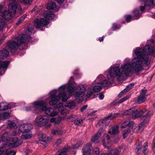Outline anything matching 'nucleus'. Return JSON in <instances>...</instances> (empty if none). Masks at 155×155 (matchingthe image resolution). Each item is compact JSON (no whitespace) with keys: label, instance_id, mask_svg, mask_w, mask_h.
I'll use <instances>...</instances> for the list:
<instances>
[{"label":"nucleus","instance_id":"nucleus-35","mask_svg":"<svg viewBox=\"0 0 155 155\" xmlns=\"http://www.w3.org/2000/svg\"><path fill=\"white\" fill-rule=\"evenodd\" d=\"M8 125L11 128H15L17 125V122L15 121H9Z\"/></svg>","mask_w":155,"mask_h":155},{"label":"nucleus","instance_id":"nucleus-24","mask_svg":"<svg viewBox=\"0 0 155 155\" xmlns=\"http://www.w3.org/2000/svg\"><path fill=\"white\" fill-rule=\"evenodd\" d=\"M44 16L47 19H52L54 17V15L50 11H47L44 13Z\"/></svg>","mask_w":155,"mask_h":155},{"label":"nucleus","instance_id":"nucleus-58","mask_svg":"<svg viewBox=\"0 0 155 155\" xmlns=\"http://www.w3.org/2000/svg\"><path fill=\"white\" fill-rule=\"evenodd\" d=\"M87 105H85L83 106L81 108V111H83L84 110H86L87 107Z\"/></svg>","mask_w":155,"mask_h":155},{"label":"nucleus","instance_id":"nucleus-20","mask_svg":"<svg viewBox=\"0 0 155 155\" xmlns=\"http://www.w3.org/2000/svg\"><path fill=\"white\" fill-rule=\"evenodd\" d=\"M104 130L103 129H100L97 134L91 139V141L96 143H98V139L101 135V133Z\"/></svg>","mask_w":155,"mask_h":155},{"label":"nucleus","instance_id":"nucleus-44","mask_svg":"<svg viewBox=\"0 0 155 155\" xmlns=\"http://www.w3.org/2000/svg\"><path fill=\"white\" fill-rule=\"evenodd\" d=\"M74 123L76 125H79L83 123V121L82 120H76Z\"/></svg>","mask_w":155,"mask_h":155},{"label":"nucleus","instance_id":"nucleus-4","mask_svg":"<svg viewBox=\"0 0 155 155\" xmlns=\"http://www.w3.org/2000/svg\"><path fill=\"white\" fill-rule=\"evenodd\" d=\"M35 33L33 28H27L25 34L20 35L16 38V41H9L7 43V49L12 53H14L22 44L25 43L27 41L32 42L34 38L31 35Z\"/></svg>","mask_w":155,"mask_h":155},{"label":"nucleus","instance_id":"nucleus-26","mask_svg":"<svg viewBox=\"0 0 155 155\" xmlns=\"http://www.w3.org/2000/svg\"><path fill=\"white\" fill-rule=\"evenodd\" d=\"M94 92L92 84L87 87L86 96L87 97L91 96Z\"/></svg>","mask_w":155,"mask_h":155},{"label":"nucleus","instance_id":"nucleus-8","mask_svg":"<svg viewBox=\"0 0 155 155\" xmlns=\"http://www.w3.org/2000/svg\"><path fill=\"white\" fill-rule=\"evenodd\" d=\"M87 87L86 84H80L75 87L74 98L78 102H82L84 98L85 92Z\"/></svg>","mask_w":155,"mask_h":155},{"label":"nucleus","instance_id":"nucleus-17","mask_svg":"<svg viewBox=\"0 0 155 155\" xmlns=\"http://www.w3.org/2000/svg\"><path fill=\"white\" fill-rule=\"evenodd\" d=\"M91 145L87 144L84 146L82 149L83 155H91L93 151Z\"/></svg>","mask_w":155,"mask_h":155},{"label":"nucleus","instance_id":"nucleus-13","mask_svg":"<svg viewBox=\"0 0 155 155\" xmlns=\"http://www.w3.org/2000/svg\"><path fill=\"white\" fill-rule=\"evenodd\" d=\"M49 23L48 21L44 18H39L35 19L34 21V25L37 28H41V30L43 31V28Z\"/></svg>","mask_w":155,"mask_h":155},{"label":"nucleus","instance_id":"nucleus-61","mask_svg":"<svg viewBox=\"0 0 155 155\" xmlns=\"http://www.w3.org/2000/svg\"><path fill=\"white\" fill-rule=\"evenodd\" d=\"M56 1L59 4H61L62 3L64 0H56Z\"/></svg>","mask_w":155,"mask_h":155},{"label":"nucleus","instance_id":"nucleus-18","mask_svg":"<svg viewBox=\"0 0 155 155\" xmlns=\"http://www.w3.org/2000/svg\"><path fill=\"white\" fill-rule=\"evenodd\" d=\"M20 129L23 132H28L33 128L32 125L30 124L26 123L21 125L20 126Z\"/></svg>","mask_w":155,"mask_h":155},{"label":"nucleus","instance_id":"nucleus-48","mask_svg":"<svg viewBox=\"0 0 155 155\" xmlns=\"http://www.w3.org/2000/svg\"><path fill=\"white\" fill-rule=\"evenodd\" d=\"M105 119L108 120H111L113 119V114H110L107 116L105 118Z\"/></svg>","mask_w":155,"mask_h":155},{"label":"nucleus","instance_id":"nucleus-49","mask_svg":"<svg viewBox=\"0 0 155 155\" xmlns=\"http://www.w3.org/2000/svg\"><path fill=\"white\" fill-rule=\"evenodd\" d=\"M120 28V27L119 26H117L115 24H114L113 25V26L112 27V29L114 31H115L117 29H118Z\"/></svg>","mask_w":155,"mask_h":155},{"label":"nucleus","instance_id":"nucleus-53","mask_svg":"<svg viewBox=\"0 0 155 155\" xmlns=\"http://www.w3.org/2000/svg\"><path fill=\"white\" fill-rule=\"evenodd\" d=\"M120 115V114L119 113H115L113 114V119L119 116Z\"/></svg>","mask_w":155,"mask_h":155},{"label":"nucleus","instance_id":"nucleus-25","mask_svg":"<svg viewBox=\"0 0 155 155\" xmlns=\"http://www.w3.org/2000/svg\"><path fill=\"white\" fill-rule=\"evenodd\" d=\"M104 139L103 141V143L105 147L108 148L109 146L108 142L110 138V136L107 134H105L104 136Z\"/></svg>","mask_w":155,"mask_h":155},{"label":"nucleus","instance_id":"nucleus-31","mask_svg":"<svg viewBox=\"0 0 155 155\" xmlns=\"http://www.w3.org/2000/svg\"><path fill=\"white\" fill-rule=\"evenodd\" d=\"M92 86L95 92H98L100 91L102 88V85H99V84H94L92 83Z\"/></svg>","mask_w":155,"mask_h":155},{"label":"nucleus","instance_id":"nucleus-9","mask_svg":"<svg viewBox=\"0 0 155 155\" xmlns=\"http://www.w3.org/2000/svg\"><path fill=\"white\" fill-rule=\"evenodd\" d=\"M34 122L36 125L40 127L45 126L46 128H49L51 126L49 117L45 115L36 117Z\"/></svg>","mask_w":155,"mask_h":155},{"label":"nucleus","instance_id":"nucleus-28","mask_svg":"<svg viewBox=\"0 0 155 155\" xmlns=\"http://www.w3.org/2000/svg\"><path fill=\"white\" fill-rule=\"evenodd\" d=\"M10 138V135L7 132L4 133L2 135V140H1L3 142V143L5 144L6 145V143L5 142L7 141Z\"/></svg>","mask_w":155,"mask_h":155},{"label":"nucleus","instance_id":"nucleus-62","mask_svg":"<svg viewBox=\"0 0 155 155\" xmlns=\"http://www.w3.org/2000/svg\"><path fill=\"white\" fill-rule=\"evenodd\" d=\"M104 36H103L102 37H100L99 38V41L100 42H101L103 41V39H104Z\"/></svg>","mask_w":155,"mask_h":155},{"label":"nucleus","instance_id":"nucleus-22","mask_svg":"<svg viewBox=\"0 0 155 155\" xmlns=\"http://www.w3.org/2000/svg\"><path fill=\"white\" fill-rule=\"evenodd\" d=\"M65 107H68L70 109H74L76 106L75 102L72 100L67 101L65 104Z\"/></svg>","mask_w":155,"mask_h":155},{"label":"nucleus","instance_id":"nucleus-2","mask_svg":"<svg viewBox=\"0 0 155 155\" xmlns=\"http://www.w3.org/2000/svg\"><path fill=\"white\" fill-rule=\"evenodd\" d=\"M76 85L74 78L71 77L67 84L61 85L58 89H54L51 91L47 95L46 101H49V104L51 106L54 105V108L58 109L61 114H67L68 111L63 104L61 102L58 103L61 100L63 102H66L72 96Z\"/></svg>","mask_w":155,"mask_h":155},{"label":"nucleus","instance_id":"nucleus-36","mask_svg":"<svg viewBox=\"0 0 155 155\" xmlns=\"http://www.w3.org/2000/svg\"><path fill=\"white\" fill-rule=\"evenodd\" d=\"M120 151L119 149L112 150L108 153L110 155H118Z\"/></svg>","mask_w":155,"mask_h":155},{"label":"nucleus","instance_id":"nucleus-10","mask_svg":"<svg viewBox=\"0 0 155 155\" xmlns=\"http://www.w3.org/2000/svg\"><path fill=\"white\" fill-rule=\"evenodd\" d=\"M9 52L7 50H3L0 51V59L7 57ZM9 64L8 61H2L0 60V75L3 74L7 70Z\"/></svg>","mask_w":155,"mask_h":155},{"label":"nucleus","instance_id":"nucleus-38","mask_svg":"<svg viewBox=\"0 0 155 155\" xmlns=\"http://www.w3.org/2000/svg\"><path fill=\"white\" fill-rule=\"evenodd\" d=\"M56 7V5L54 3L51 2L48 4L47 8L48 10H51L54 9Z\"/></svg>","mask_w":155,"mask_h":155},{"label":"nucleus","instance_id":"nucleus-59","mask_svg":"<svg viewBox=\"0 0 155 155\" xmlns=\"http://www.w3.org/2000/svg\"><path fill=\"white\" fill-rule=\"evenodd\" d=\"M61 140L60 139H58L55 142V143L57 144V145H58L61 143Z\"/></svg>","mask_w":155,"mask_h":155},{"label":"nucleus","instance_id":"nucleus-47","mask_svg":"<svg viewBox=\"0 0 155 155\" xmlns=\"http://www.w3.org/2000/svg\"><path fill=\"white\" fill-rule=\"evenodd\" d=\"M128 121H125L123 122V124H122L121 126V128H125L126 126L128 125Z\"/></svg>","mask_w":155,"mask_h":155},{"label":"nucleus","instance_id":"nucleus-56","mask_svg":"<svg viewBox=\"0 0 155 155\" xmlns=\"http://www.w3.org/2000/svg\"><path fill=\"white\" fill-rule=\"evenodd\" d=\"M55 124H58L61 121V118L59 117H56Z\"/></svg>","mask_w":155,"mask_h":155},{"label":"nucleus","instance_id":"nucleus-37","mask_svg":"<svg viewBox=\"0 0 155 155\" xmlns=\"http://www.w3.org/2000/svg\"><path fill=\"white\" fill-rule=\"evenodd\" d=\"M23 132L22 130L20 129V126L18 127V129H16V130L14 131L12 133V135L13 136L18 135L21 134Z\"/></svg>","mask_w":155,"mask_h":155},{"label":"nucleus","instance_id":"nucleus-30","mask_svg":"<svg viewBox=\"0 0 155 155\" xmlns=\"http://www.w3.org/2000/svg\"><path fill=\"white\" fill-rule=\"evenodd\" d=\"M5 25V19L3 18L2 15H0V31L2 30Z\"/></svg>","mask_w":155,"mask_h":155},{"label":"nucleus","instance_id":"nucleus-51","mask_svg":"<svg viewBox=\"0 0 155 155\" xmlns=\"http://www.w3.org/2000/svg\"><path fill=\"white\" fill-rule=\"evenodd\" d=\"M126 89H124L121 91L118 95V97H121L124 94H125L127 92L125 91Z\"/></svg>","mask_w":155,"mask_h":155},{"label":"nucleus","instance_id":"nucleus-11","mask_svg":"<svg viewBox=\"0 0 155 155\" xmlns=\"http://www.w3.org/2000/svg\"><path fill=\"white\" fill-rule=\"evenodd\" d=\"M12 2L8 5V10L13 14L20 12L22 10L21 7L18 0H10Z\"/></svg>","mask_w":155,"mask_h":155},{"label":"nucleus","instance_id":"nucleus-32","mask_svg":"<svg viewBox=\"0 0 155 155\" xmlns=\"http://www.w3.org/2000/svg\"><path fill=\"white\" fill-rule=\"evenodd\" d=\"M32 137V135L31 134H23L21 136V138L24 140H27L31 138Z\"/></svg>","mask_w":155,"mask_h":155},{"label":"nucleus","instance_id":"nucleus-33","mask_svg":"<svg viewBox=\"0 0 155 155\" xmlns=\"http://www.w3.org/2000/svg\"><path fill=\"white\" fill-rule=\"evenodd\" d=\"M34 0H18L21 4L25 5H30L31 4Z\"/></svg>","mask_w":155,"mask_h":155},{"label":"nucleus","instance_id":"nucleus-46","mask_svg":"<svg viewBox=\"0 0 155 155\" xmlns=\"http://www.w3.org/2000/svg\"><path fill=\"white\" fill-rule=\"evenodd\" d=\"M125 18L126 21L129 22L132 20V17L130 15H127L125 16Z\"/></svg>","mask_w":155,"mask_h":155},{"label":"nucleus","instance_id":"nucleus-29","mask_svg":"<svg viewBox=\"0 0 155 155\" xmlns=\"http://www.w3.org/2000/svg\"><path fill=\"white\" fill-rule=\"evenodd\" d=\"M51 133L53 135H61L63 134V132L60 129H52Z\"/></svg>","mask_w":155,"mask_h":155},{"label":"nucleus","instance_id":"nucleus-1","mask_svg":"<svg viewBox=\"0 0 155 155\" xmlns=\"http://www.w3.org/2000/svg\"><path fill=\"white\" fill-rule=\"evenodd\" d=\"M132 61L133 65L129 62V60L126 59L123 64H118L111 66L108 70L104 73L107 78L102 74H100L97 77L93 84H99L103 86L108 87L113 82L115 78L118 81L124 80L126 77L132 74L133 69L136 71H138L137 64L134 62Z\"/></svg>","mask_w":155,"mask_h":155},{"label":"nucleus","instance_id":"nucleus-60","mask_svg":"<svg viewBox=\"0 0 155 155\" xmlns=\"http://www.w3.org/2000/svg\"><path fill=\"white\" fill-rule=\"evenodd\" d=\"M56 118H52L50 119V121L51 123H54L55 124V120Z\"/></svg>","mask_w":155,"mask_h":155},{"label":"nucleus","instance_id":"nucleus-54","mask_svg":"<svg viewBox=\"0 0 155 155\" xmlns=\"http://www.w3.org/2000/svg\"><path fill=\"white\" fill-rule=\"evenodd\" d=\"M80 143L78 142L77 144L74 145L73 146V148L74 149H76L78 148L80 146Z\"/></svg>","mask_w":155,"mask_h":155},{"label":"nucleus","instance_id":"nucleus-57","mask_svg":"<svg viewBox=\"0 0 155 155\" xmlns=\"http://www.w3.org/2000/svg\"><path fill=\"white\" fill-rule=\"evenodd\" d=\"M26 14L22 16H21L19 19L22 22V21L24 20L25 18L26 17Z\"/></svg>","mask_w":155,"mask_h":155},{"label":"nucleus","instance_id":"nucleus-45","mask_svg":"<svg viewBox=\"0 0 155 155\" xmlns=\"http://www.w3.org/2000/svg\"><path fill=\"white\" fill-rule=\"evenodd\" d=\"M148 146V143L147 142H146L144 144L143 147V152L144 153H145L146 150L147 149Z\"/></svg>","mask_w":155,"mask_h":155},{"label":"nucleus","instance_id":"nucleus-63","mask_svg":"<svg viewBox=\"0 0 155 155\" xmlns=\"http://www.w3.org/2000/svg\"><path fill=\"white\" fill-rule=\"evenodd\" d=\"M21 22H22L19 19H18V21L16 23V25H19Z\"/></svg>","mask_w":155,"mask_h":155},{"label":"nucleus","instance_id":"nucleus-16","mask_svg":"<svg viewBox=\"0 0 155 155\" xmlns=\"http://www.w3.org/2000/svg\"><path fill=\"white\" fill-rule=\"evenodd\" d=\"M147 90L146 89L142 90L140 94L138 97L137 102L138 104L144 102L146 100L147 96L146 94Z\"/></svg>","mask_w":155,"mask_h":155},{"label":"nucleus","instance_id":"nucleus-42","mask_svg":"<svg viewBox=\"0 0 155 155\" xmlns=\"http://www.w3.org/2000/svg\"><path fill=\"white\" fill-rule=\"evenodd\" d=\"M134 85V83H131L127 85L124 89H126L125 91L127 92L129 90L132 89Z\"/></svg>","mask_w":155,"mask_h":155},{"label":"nucleus","instance_id":"nucleus-6","mask_svg":"<svg viewBox=\"0 0 155 155\" xmlns=\"http://www.w3.org/2000/svg\"><path fill=\"white\" fill-rule=\"evenodd\" d=\"M146 111V109L137 110L134 107H133L124 112L123 114L125 115L132 114V118L134 119L141 116V119L143 122L147 123L150 121L152 113L151 111H148L146 115L142 116Z\"/></svg>","mask_w":155,"mask_h":155},{"label":"nucleus","instance_id":"nucleus-5","mask_svg":"<svg viewBox=\"0 0 155 155\" xmlns=\"http://www.w3.org/2000/svg\"><path fill=\"white\" fill-rule=\"evenodd\" d=\"M47 104V103L43 101L37 100L30 104L29 106L25 107V109L27 111L33 110V113L38 114L41 111V109L39 107H41L42 110L44 111L45 113L50 117H54L58 115V112L54 108L46 107Z\"/></svg>","mask_w":155,"mask_h":155},{"label":"nucleus","instance_id":"nucleus-21","mask_svg":"<svg viewBox=\"0 0 155 155\" xmlns=\"http://www.w3.org/2000/svg\"><path fill=\"white\" fill-rule=\"evenodd\" d=\"M145 124L143 122L141 123L138 127L136 126L135 129L134 130V132L136 133H141L145 127Z\"/></svg>","mask_w":155,"mask_h":155},{"label":"nucleus","instance_id":"nucleus-7","mask_svg":"<svg viewBox=\"0 0 155 155\" xmlns=\"http://www.w3.org/2000/svg\"><path fill=\"white\" fill-rule=\"evenodd\" d=\"M139 1L140 2L143 1L144 5H142L140 6V11H139L137 8H136L133 11L134 14L133 18L134 19H139L142 15L141 12L143 11L147 6H155V0H139Z\"/></svg>","mask_w":155,"mask_h":155},{"label":"nucleus","instance_id":"nucleus-14","mask_svg":"<svg viewBox=\"0 0 155 155\" xmlns=\"http://www.w3.org/2000/svg\"><path fill=\"white\" fill-rule=\"evenodd\" d=\"M5 147V144H4L2 141H0V155H1L3 152H5V150H6V151L4 155H15V151L12 150L10 149H7Z\"/></svg>","mask_w":155,"mask_h":155},{"label":"nucleus","instance_id":"nucleus-52","mask_svg":"<svg viewBox=\"0 0 155 155\" xmlns=\"http://www.w3.org/2000/svg\"><path fill=\"white\" fill-rule=\"evenodd\" d=\"M107 120L106 119H105V118H104V119H102L101 120V124H100L99 123H98L97 125V127H99L102 124H103V123H104L106 120Z\"/></svg>","mask_w":155,"mask_h":155},{"label":"nucleus","instance_id":"nucleus-55","mask_svg":"<svg viewBox=\"0 0 155 155\" xmlns=\"http://www.w3.org/2000/svg\"><path fill=\"white\" fill-rule=\"evenodd\" d=\"M98 97L100 99L102 100L104 99V95L103 93H100L99 94Z\"/></svg>","mask_w":155,"mask_h":155},{"label":"nucleus","instance_id":"nucleus-27","mask_svg":"<svg viewBox=\"0 0 155 155\" xmlns=\"http://www.w3.org/2000/svg\"><path fill=\"white\" fill-rule=\"evenodd\" d=\"M10 116V114L9 112H0V118L1 119H6L9 118Z\"/></svg>","mask_w":155,"mask_h":155},{"label":"nucleus","instance_id":"nucleus-34","mask_svg":"<svg viewBox=\"0 0 155 155\" xmlns=\"http://www.w3.org/2000/svg\"><path fill=\"white\" fill-rule=\"evenodd\" d=\"M42 137L40 139V140L48 143V142L51 140V139L48 137H46L45 134H42Z\"/></svg>","mask_w":155,"mask_h":155},{"label":"nucleus","instance_id":"nucleus-50","mask_svg":"<svg viewBox=\"0 0 155 155\" xmlns=\"http://www.w3.org/2000/svg\"><path fill=\"white\" fill-rule=\"evenodd\" d=\"M92 151H93L92 153L94 152V153L97 155L100 152L99 149L97 148H95L94 150H92Z\"/></svg>","mask_w":155,"mask_h":155},{"label":"nucleus","instance_id":"nucleus-40","mask_svg":"<svg viewBox=\"0 0 155 155\" xmlns=\"http://www.w3.org/2000/svg\"><path fill=\"white\" fill-rule=\"evenodd\" d=\"M136 125V124L133 121H131L129 122H128V127L131 129L133 131L135 129Z\"/></svg>","mask_w":155,"mask_h":155},{"label":"nucleus","instance_id":"nucleus-15","mask_svg":"<svg viewBox=\"0 0 155 155\" xmlns=\"http://www.w3.org/2000/svg\"><path fill=\"white\" fill-rule=\"evenodd\" d=\"M23 143L21 139H19L17 137L11 138L9 146L12 147H15L21 145Z\"/></svg>","mask_w":155,"mask_h":155},{"label":"nucleus","instance_id":"nucleus-12","mask_svg":"<svg viewBox=\"0 0 155 155\" xmlns=\"http://www.w3.org/2000/svg\"><path fill=\"white\" fill-rule=\"evenodd\" d=\"M5 3L4 2H2L0 3V15H3L5 18L7 20L11 19L13 16L11 12H9L8 11L6 10V8L4 6Z\"/></svg>","mask_w":155,"mask_h":155},{"label":"nucleus","instance_id":"nucleus-41","mask_svg":"<svg viewBox=\"0 0 155 155\" xmlns=\"http://www.w3.org/2000/svg\"><path fill=\"white\" fill-rule=\"evenodd\" d=\"M142 147V145L141 142H139L138 145L136 147L135 151L137 153H139Z\"/></svg>","mask_w":155,"mask_h":155},{"label":"nucleus","instance_id":"nucleus-43","mask_svg":"<svg viewBox=\"0 0 155 155\" xmlns=\"http://www.w3.org/2000/svg\"><path fill=\"white\" fill-rule=\"evenodd\" d=\"M130 96L129 95H127L126 96L124 97L121 99L119 100L118 102L117 103H121L124 101L127 100L129 98Z\"/></svg>","mask_w":155,"mask_h":155},{"label":"nucleus","instance_id":"nucleus-39","mask_svg":"<svg viewBox=\"0 0 155 155\" xmlns=\"http://www.w3.org/2000/svg\"><path fill=\"white\" fill-rule=\"evenodd\" d=\"M130 130L129 129H127L124 130L123 132V135L124 138H125L128 134H131V133H130Z\"/></svg>","mask_w":155,"mask_h":155},{"label":"nucleus","instance_id":"nucleus-19","mask_svg":"<svg viewBox=\"0 0 155 155\" xmlns=\"http://www.w3.org/2000/svg\"><path fill=\"white\" fill-rule=\"evenodd\" d=\"M119 133V127L116 125H113L108 130V133L113 135H115Z\"/></svg>","mask_w":155,"mask_h":155},{"label":"nucleus","instance_id":"nucleus-64","mask_svg":"<svg viewBox=\"0 0 155 155\" xmlns=\"http://www.w3.org/2000/svg\"><path fill=\"white\" fill-rule=\"evenodd\" d=\"M100 155H109V153H102Z\"/></svg>","mask_w":155,"mask_h":155},{"label":"nucleus","instance_id":"nucleus-23","mask_svg":"<svg viewBox=\"0 0 155 155\" xmlns=\"http://www.w3.org/2000/svg\"><path fill=\"white\" fill-rule=\"evenodd\" d=\"M71 149L68 147L62 150H60L55 155H67L68 152L70 151Z\"/></svg>","mask_w":155,"mask_h":155},{"label":"nucleus","instance_id":"nucleus-3","mask_svg":"<svg viewBox=\"0 0 155 155\" xmlns=\"http://www.w3.org/2000/svg\"><path fill=\"white\" fill-rule=\"evenodd\" d=\"M153 41L150 40L147 41V44L144 46L143 49L141 48H137L134 49L133 51V55L136 57H134L131 61L130 58H127L124 61V62L126 59L129 60V62L133 65L132 61L134 60V62L137 64L138 71H136L134 69L132 70V73L134 71L139 73L143 69L144 67H147L150 64V60L148 55L155 56V48L153 46Z\"/></svg>","mask_w":155,"mask_h":155}]
</instances>
